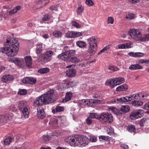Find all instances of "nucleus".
<instances>
[{
	"instance_id": "40",
	"label": "nucleus",
	"mask_w": 149,
	"mask_h": 149,
	"mask_svg": "<svg viewBox=\"0 0 149 149\" xmlns=\"http://www.w3.org/2000/svg\"><path fill=\"white\" fill-rule=\"evenodd\" d=\"M69 61L74 63H77L79 61V59L76 57L71 56Z\"/></svg>"
},
{
	"instance_id": "46",
	"label": "nucleus",
	"mask_w": 149,
	"mask_h": 149,
	"mask_svg": "<svg viewBox=\"0 0 149 149\" xmlns=\"http://www.w3.org/2000/svg\"><path fill=\"white\" fill-rule=\"evenodd\" d=\"M18 93L20 95H24L26 94L27 91L25 89H21L19 90Z\"/></svg>"
},
{
	"instance_id": "25",
	"label": "nucleus",
	"mask_w": 149,
	"mask_h": 149,
	"mask_svg": "<svg viewBox=\"0 0 149 149\" xmlns=\"http://www.w3.org/2000/svg\"><path fill=\"white\" fill-rule=\"evenodd\" d=\"M64 110V108L63 107L60 106H57L54 109H52V111L53 113H56L60 112L63 111Z\"/></svg>"
},
{
	"instance_id": "32",
	"label": "nucleus",
	"mask_w": 149,
	"mask_h": 149,
	"mask_svg": "<svg viewBox=\"0 0 149 149\" xmlns=\"http://www.w3.org/2000/svg\"><path fill=\"white\" fill-rule=\"evenodd\" d=\"M53 36L56 38L61 37L62 35V33L59 31H54L53 32Z\"/></svg>"
},
{
	"instance_id": "47",
	"label": "nucleus",
	"mask_w": 149,
	"mask_h": 149,
	"mask_svg": "<svg viewBox=\"0 0 149 149\" xmlns=\"http://www.w3.org/2000/svg\"><path fill=\"white\" fill-rule=\"evenodd\" d=\"M108 69L113 71H117L119 69L116 66H109L108 67Z\"/></svg>"
},
{
	"instance_id": "5",
	"label": "nucleus",
	"mask_w": 149,
	"mask_h": 149,
	"mask_svg": "<svg viewBox=\"0 0 149 149\" xmlns=\"http://www.w3.org/2000/svg\"><path fill=\"white\" fill-rule=\"evenodd\" d=\"M99 120L102 123L106 124L112 123L113 118L111 115L103 113L99 116Z\"/></svg>"
},
{
	"instance_id": "54",
	"label": "nucleus",
	"mask_w": 149,
	"mask_h": 149,
	"mask_svg": "<svg viewBox=\"0 0 149 149\" xmlns=\"http://www.w3.org/2000/svg\"><path fill=\"white\" fill-rule=\"evenodd\" d=\"M50 18V16L49 15H45L42 18V20L43 21H47L49 20Z\"/></svg>"
},
{
	"instance_id": "42",
	"label": "nucleus",
	"mask_w": 149,
	"mask_h": 149,
	"mask_svg": "<svg viewBox=\"0 0 149 149\" xmlns=\"http://www.w3.org/2000/svg\"><path fill=\"white\" fill-rule=\"evenodd\" d=\"M149 40V33L146 35L144 36H141V41H146Z\"/></svg>"
},
{
	"instance_id": "52",
	"label": "nucleus",
	"mask_w": 149,
	"mask_h": 149,
	"mask_svg": "<svg viewBox=\"0 0 149 149\" xmlns=\"http://www.w3.org/2000/svg\"><path fill=\"white\" fill-rule=\"evenodd\" d=\"M89 139L90 141L92 142H95L97 140L96 137L94 135H90Z\"/></svg>"
},
{
	"instance_id": "61",
	"label": "nucleus",
	"mask_w": 149,
	"mask_h": 149,
	"mask_svg": "<svg viewBox=\"0 0 149 149\" xmlns=\"http://www.w3.org/2000/svg\"><path fill=\"white\" fill-rule=\"evenodd\" d=\"M86 123L88 125H90L92 123L91 118L89 117L86 120Z\"/></svg>"
},
{
	"instance_id": "58",
	"label": "nucleus",
	"mask_w": 149,
	"mask_h": 149,
	"mask_svg": "<svg viewBox=\"0 0 149 149\" xmlns=\"http://www.w3.org/2000/svg\"><path fill=\"white\" fill-rule=\"evenodd\" d=\"M50 9L52 10H58L57 6L56 5H52L50 7Z\"/></svg>"
},
{
	"instance_id": "19",
	"label": "nucleus",
	"mask_w": 149,
	"mask_h": 149,
	"mask_svg": "<svg viewBox=\"0 0 149 149\" xmlns=\"http://www.w3.org/2000/svg\"><path fill=\"white\" fill-rule=\"evenodd\" d=\"M128 86L126 84H124L118 87L116 89L117 91H124L128 89Z\"/></svg>"
},
{
	"instance_id": "37",
	"label": "nucleus",
	"mask_w": 149,
	"mask_h": 149,
	"mask_svg": "<svg viewBox=\"0 0 149 149\" xmlns=\"http://www.w3.org/2000/svg\"><path fill=\"white\" fill-rule=\"evenodd\" d=\"M65 36L67 38H73V31L68 32L65 33Z\"/></svg>"
},
{
	"instance_id": "36",
	"label": "nucleus",
	"mask_w": 149,
	"mask_h": 149,
	"mask_svg": "<svg viewBox=\"0 0 149 149\" xmlns=\"http://www.w3.org/2000/svg\"><path fill=\"white\" fill-rule=\"evenodd\" d=\"M12 140V138L9 137L6 138L4 140V144L6 145H8Z\"/></svg>"
},
{
	"instance_id": "12",
	"label": "nucleus",
	"mask_w": 149,
	"mask_h": 149,
	"mask_svg": "<svg viewBox=\"0 0 149 149\" xmlns=\"http://www.w3.org/2000/svg\"><path fill=\"white\" fill-rule=\"evenodd\" d=\"M13 61V63L18 67L23 68L26 67L24 60L22 58H15Z\"/></svg>"
},
{
	"instance_id": "27",
	"label": "nucleus",
	"mask_w": 149,
	"mask_h": 149,
	"mask_svg": "<svg viewBox=\"0 0 149 149\" xmlns=\"http://www.w3.org/2000/svg\"><path fill=\"white\" fill-rule=\"evenodd\" d=\"M128 54L130 56L134 57H141L143 56L144 54L142 53H134L133 52H130Z\"/></svg>"
},
{
	"instance_id": "6",
	"label": "nucleus",
	"mask_w": 149,
	"mask_h": 149,
	"mask_svg": "<svg viewBox=\"0 0 149 149\" xmlns=\"http://www.w3.org/2000/svg\"><path fill=\"white\" fill-rule=\"evenodd\" d=\"M128 33L129 35L133 38L136 40L141 41L142 35L140 30L132 29L130 30Z\"/></svg>"
},
{
	"instance_id": "1",
	"label": "nucleus",
	"mask_w": 149,
	"mask_h": 149,
	"mask_svg": "<svg viewBox=\"0 0 149 149\" xmlns=\"http://www.w3.org/2000/svg\"><path fill=\"white\" fill-rule=\"evenodd\" d=\"M13 35H8L7 38L5 47L3 49L2 52L9 56L13 57L17 54L19 50V43Z\"/></svg>"
},
{
	"instance_id": "21",
	"label": "nucleus",
	"mask_w": 149,
	"mask_h": 149,
	"mask_svg": "<svg viewBox=\"0 0 149 149\" xmlns=\"http://www.w3.org/2000/svg\"><path fill=\"white\" fill-rule=\"evenodd\" d=\"M90 101L91 100L83 99L80 100L79 103L84 105L92 107V104H91Z\"/></svg>"
},
{
	"instance_id": "51",
	"label": "nucleus",
	"mask_w": 149,
	"mask_h": 149,
	"mask_svg": "<svg viewBox=\"0 0 149 149\" xmlns=\"http://www.w3.org/2000/svg\"><path fill=\"white\" fill-rule=\"evenodd\" d=\"M114 21L113 18L112 17H109L107 19L108 24H113Z\"/></svg>"
},
{
	"instance_id": "60",
	"label": "nucleus",
	"mask_w": 149,
	"mask_h": 149,
	"mask_svg": "<svg viewBox=\"0 0 149 149\" xmlns=\"http://www.w3.org/2000/svg\"><path fill=\"white\" fill-rule=\"evenodd\" d=\"M63 87L66 89L71 87V86H70V82H67L66 84H64Z\"/></svg>"
},
{
	"instance_id": "31",
	"label": "nucleus",
	"mask_w": 149,
	"mask_h": 149,
	"mask_svg": "<svg viewBox=\"0 0 149 149\" xmlns=\"http://www.w3.org/2000/svg\"><path fill=\"white\" fill-rule=\"evenodd\" d=\"M42 50V45L41 44H38L36 45V52L37 54H40Z\"/></svg>"
},
{
	"instance_id": "43",
	"label": "nucleus",
	"mask_w": 149,
	"mask_h": 149,
	"mask_svg": "<svg viewBox=\"0 0 149 149\" xmlns=\"http://www.w3.org/2000/svg\"><path fill=\"white\" fill-rule=\"evenodd\" d=\"M42 143L48 141L50 140V138L48 135H45L43 136L42 138Z\"/></svg>"
},
{
	"instance_id": "22",
	"label": "nucleus",
	"mask_w": 149,
	"mask_h": 149,
	"mask_svg": "<svg viewBox=\"0 0 149 149\" xmlns=\"http://www.w3.org/2000/svg\"><path fill=\"white\" fill-rule=\"evenodd\" d=\"M13 77L10 75H6L4 76L1 79V80L3 82H6L8 81L13 79Z\"/></svg>"
},
{
	"instance_id": "59",
	"label": "nucleus",
	"mask_w": 149,
	"mask_h": 149,
	"mask_svg": "<svg viewBox=\"0 0 149 149\" xmlns=\"http://www.w3.org/2000/svg\"><path fill=\"white\" fill-rule=\"evenodd\" d=\"M5 116H0V123H3L5 121Z\"/></svg>"
},
{
	"instance_id": "15",
	"label": "nucleus",
	"mask_w": 149,
	"mask_h": 149,
	"mask_svg": "<svg viewBox=\"0 0 149 149\" xmlns=\"http://www.w3.org/2000/svg\"><path fill=\"white\" fill-rule=\"evenodd\" d=\"M127 96L122 97L119 98L115 99L113 100H111V103H119L120 102L123 103L124 102H128Z\"/></svg>"
},
{
	"instance_id": "62",
	"label": "nucleus",
	"mask_w": 149,
	"mask_h": 149,
	"mask_svg": "<svg viewBox=\"0 0 149 149\" xmlns=\"http://www.w3.org/2000/svg\"><path fill=\"white\" fill-rule=\"evenodd\" d=\"M118 47L119 49H125V43L119 45L118 46Z\"/></svg>"
},
{
	"instance_id": "45",
	"label": "nucleus",
	"mask_w": 149,
	"mask_h": 149,
	"mask_svg": "<svg viewBox=\"0 0 149 149\" xmlns=\"http://www.w3.org/2000/svg\"><path fill=\"white\" fill-rule=\"evenodd\" d=\"M134 15L132 13H128L126 16V18L129 20H131L134 19Z\"/></svg>"
},
{
	"instance_id": "8",
	"label": "nucleus",
	"mask_w": 149,
	"mask_h": 149,
	"mask_svg": "<svg viewBox=\"0 0 149 149\" xmlns=\"http://www.w3.org/2000/svg\"><path fill=\"white\" fill-rule=\"evenodd\" d=\"M79 135H75L68 137V140L70 145L73 146H79L80 141Z\"/></svg>"
},
{
	"instance_id": "28",
	"label": "nucleus",
	"mask_w": 149,
	"mask_h": 149,
	"mask_svg": "<svg viewBox=\"0 0 149 149\" xmlns=\"http://www.w3.org/2000/svg\"><path fill=\"white\" fill-rule=\"evenodd\" d=\"M76 44L78 47L81 48H83L86 46V43L83 41H78L76 42Z\"/></svg>"
},
{
	"instance_id": "7",
	"label": "nucleus",
	"mask_w": 149,
	"mask_h": 149,
	"mask_svg": "<svg viewBox=\"0 0 149 149\" xmlns=\"http://www.w3.org/2000/svg\"><path fill=\"white\" fill-rule=\"evenodd\" d=\"M54 53L52 51H47L45 54L39 57V58L44 63H45L50 61L51 59V57L53 55Z\"/></svg>"
},
{
	"instance_id": "49",
	"label": "nucleus",
	"mask_w": 149,
	"mask_h": 149,
	"mask_svg": "<svg viewBox=\"0 0 149 149\" xmlns=\"http://www.w3.org/2000/svg\"><path fill=\"white\" fill-rule=\"evenodd\" d=\"M72 24L73 26L77 28H79L81 27V25L75 21H72Z\"/></svg>"
},
{
	"instance_id": "39",
	"label": "nucleus",
	"mask_w": 149,
	"mask_h": 149,
	"mask_svg": "<svg viewBox=\"0 0 149 149\" xmlns=\"http://www.w3.org/2000/svg\"><path fill=\"white\" fill-rule=\"evenodd\" d=\"M127 129L128 131L131 132H134L135 131V126L133 125H129L127 127Z\"/></svg>"
},
{
	"instance_id": "10",
	"label": "nucleus",
	"mask_w": 149,
	"mask_h": 149,
	"mask_svg": "<svg viewBox=\"0 0 149 149\" xmlns=\"http://www.w3.org/2000/svg\"><path fill=\"white\" fill-rule=\"evenodd\" d=\"M143 111L142 110H134L131 112L130 117L132 120H135L141 117L143 115Z\"/></svg>"
},
{
	"instance_id": "9",
	"label": "nucleus",
	"mask_w": 149,
	"mask_h": 149,
	"mask_svg": "<svg viewBox=\"0 0 149 149\" xmlns=\"http://www.w3.org/2000/svg\"><path fill=\"white\" fill-rule=\"evenodd\" d=\"M130 107L128 105L122 106L120 108V109H117L115 108L113 111L115 114L117 115L122 114V112L125 113L128 112L130 110Z\"/></svg>"
},
{
	"instance_id": "48",
	"label": "nucleus",
	"mask_w": 149,
	"mask_h": 149,
	"mask_svg": "<svg viewBox=\"0 0 149 149\" xmlns=\"http://www.w3.org/2000/svg\"><path fill=\"white\" fill-rule=\"evenodd\" d=\"M73 38H75L77 37H79L81 36L82 34V33L78 32H75L73 31Z\"/></svg>"
},
{
	"instance_id": "11",
	"label": "nucleus",
	"mask_w": 149,
	"mask_h": 149,
	"mask_svg": "<svg viewBox=\"0 0 149 149\" xmlns=\"http://www.w3.org/2000/svg\"><path fill=\"white\" fill-rule=\"evenodd\" d=\"M87 40L88 45L97 47V43L100 41V39L96 37L92 36L88 39Z\"/></svg>"
},
{
	"instance_id": "44",
	"label": "nucleus",
	"mask_w": 149,
	"mask_h": 149,
	"mask_svg": "<svg viewBox=\"0 0 149 149\" xmlns=\"http://www.w3.org/2000/svg\"><path fill=\"white\" fill-rule=\"evenodd\" d=\"M89 117L91 118H95L99 119V116L97 115L96 113H92L90 114Z\"/></svg>"
},
{
	"instance_id": "63",
	"label": "nucleus",
	"mask_w": 149,
	"mask_h": 149,
	"mask_svg": "<svg viewBox=\"0 0 149 149\" xmlns=\"http://www.w3.org/2000/svg\"><path fill=\"white\" fill-rule=\"evenodd\" d=\"M131 3L134 4L140 1L139 0H128Z\"/></svg>"
},
{
	"instance_id": "50",
	"label": "nucleus",
	"mask_w": 149,
	"mask_h": 149,
	"mask_svg": "<svg viewBox=\"0 0 149 149\" xmlns=\"http://www.w3.org/2000/svg\"><path fill=\"white\" fill-rule=\"evenodd\" d=\"M36 82V79L35 78L32 77H29V84H35Z\"/></svg>"
},
{
	"instance_id": "38",
	"label": "nucleus",
	"mask_w": 149,
	"mask_h": 149,
	"mask_svg": "<svg viewBox=\"0 0 149 149\" xmlns=\"http://www.w3.org/2000/svg\"><path fill=\"white\" fill-rule=\"evenodd\" d=\"M84 9V8L82 6H80L77 8V10L76 11L78 15L81 14L82 12Z\"/></svg>"
},
{
	"instance_id": "41",
	"label": "nucleus",
	"mask_w": 149,
	"mask_h": 149,
	"mask_svg": "<svg viewBox=\"0 0 149 149\" xmlns=\"http://www.w3.org/2000/svg\"><path fill=\"white\" fill-rule=\"evenodd\" d=\"M110 48V45H108L106 46L105 47H104L102 49L99 53H98L97 54L98 55H100L101 54L104 52L106 51L107 50H108Z\"/></svg>"
},
{
	"instance_id": "34",
	"label": "nucleus",
	"mask_w": 149,
	"mask_h": 149,
	"mask_svg": "<svg viewBox=\"0 0 149 149\" xmlns=\"http://www.w3.org/2000/svg\"><path fill=\"white\" fill-rule=\"evenodd\" d=\"M49 71V69L47 68H41L38 70L39 73L41 74H44L48 72Z\"/></svg>"
},
{
	"instance_id": "18",
	"label": "nucleus",
	"mask_w": 149,
	"mask_h": 149,
	"mask_svg": "<svg viewBox=\"0 0 149 149\" xmlns=\"http://www.w3.org/2000/svg\"><path fill=\"white\" fill-rule=\"evenodd\" d=\"M66 74L68 77H74L76 74V70L73 69H68L66 71Z\"/></svg>"
},
{
	"instance_id": "14",
	"label": "nucleus",
	"mask_w": 149,
	"mask_h": 149,
	"mask_svg": "<svg viewBox=\"0 0 149 149\" xmlns=\"http://www.w3.org/2000/svg\"><path fill=\"white\" fill-rule=\"evenodd\" d=\"M37 116L39 119H43L46 116V114L44 109L42 107H39L37 109Z\"/></svg>"
},
{
	"instance_id": "33",
	"label": "nucleus",
	"mask_w": 149,
	"mask_h": 149,
	"mask_svg": "<svg viewBox=\"0 0 149 149\" xmlns=\"http://www.w3.org/2000/svg\"><path fill=\"white\" fill-rule=\"evenodd\" d=\"M143 102L141 100H134L132 102V104L134 106H141L143 104Z\"/></svg>"
},
{
	"instance_id": "57",
	"label": "nucleus",
	"mask_w": 149,
	"mask_h": 149,
	"mask_svg": "<svg viewBox=\"0 0 149 149\" xmlns=\"http://www.w3.org/2000/svg\"><path fill=\"white\" fill-rule=\"evenodd\" d=\"M131 97L132 98V99L133 100L134 99H137L139 97H141V96L140 95H136L134 94L133 95H130Z\"/></svg>"
},
{
	"instance_id": "16",
	"label": "nucleus",
	"mask_w": 149,
	"mask_h": 149,
	"mask_svg": "<svg viewBox=\"0 0 149 149\" xmlns=\"http://www.w3.org/2000/svg\"><path fill=\"white\" fill-rule=\"evenodd\" d=\"M96 46L88 45L87 50L88 52L91 55H93L97 51Z\"/></svg>"
},
{
	"instance_id": "55",
	"label": "nucleus",
	"mask_w": 149,
	"mask_h": 149,
	"mask_svg": "<svg viewBox=\"0 0 149 149\" xmlns=\"http://www.w3.org/2000/svg\"><path fill=\"white\" fill-rule=\"evenodd\" d=\"M86 3L89 6H93L94 4V3L92 0H86Z\"/></svg>"
},
{
	"instance_id": "56",
	"label": "nucleus",
	"mask_w": 149,
	"mask_h": 149,
	"mask_svg": "<svg viewBox=\"0 0 149 149\" xmlns=\"http://www.w3.org/2000/svg\"><path fill=\"white\" fill-rule=\"evenodd\" d=\"M12 114H7L4 116L5 119H7L8 120H10L12 118Z\"/></svg>"
},
{
	"instance_id": "2",
	"label": "nucleus",
	"mask_w": 149,
	"mask_h": 149,
	"mask_svg": "<svg viewBox=\"0 0 149 149\" xmlns=\"http://www.w3.org/2000/svg\"><path fill=\"white\" fill-rule=\"evenodd\" d=\"M53 94V91L50 90L37 97L34 101V105L36 106L40 107L53 102L54 101Z\"/></svg>"
},
{
	"instance_id": "13",
	"label": "nucleus",
	"mask_w": 149,
	"mask_h": 149,
	"mask_svg": "<svg viewBox=\"0 0 149 149\" xmlns=\"http://www.w3.org/2000/svg\"><path fill=\"white\" fill-rule=\"evenodd\" d=\"M79 147L85 146L88 144V139L85 136H79Z\"/></svg>"
},
{
	"instance_id": "35",
	"label": "nucleus",
	"mask_w": 149,
	"mask_h": 149,
	"mask_svg": "<svg viewBox=\"0 0 149 149\" xmlns=\"http://www.w3.org/2000/svg\"><path fill=\"white\" fill-rule=\"evenodd\" d=\"M91 104H92V107L96 105L101 102L99 100H91Z\"/></svg>"
},
{
	"instance_id": "23",
	"label": "nucleus",
	"mask_w": 149,
	"mask_h": 149,
	"mask_svg": "<svg viewBox=\"0 0 149 149\" xmlns=\"http://www.w3.org/2000/svg\"><path fill=\"white\" fill-rule=\"evenodd\" d=\"M72 96V93L71 92H67L66 95V96L63 101V102H66L70 100Z\"/></svg>"
},
{
	"instance_id": "26",
	"label": "nucleus",
	"mask_w": 149,
	"mask_h": 149,
	"mask_svg": "<svg viewBox=\"0 0 149 149\" xmlns=\"http://www.w3.org/2000/svg\"><path fill=\"white\" fill-rule=\"evenodd\" d=\"M142 68V67L139 64L132 65L129 67V69L131 70L140 69Z\"/></svg>"
},
{
	"instance_id": "30",
	"label": "nucleus",
	"mask_w": 149,
	"mask_h": 149,
	"mask_svg": "<svg viewBox=\"0 0 149 149\" xmlns=\"http://www.w3.org/2000/svg\"><path fill=\"white\" fill-rule=\"evenodd\" d=\"M149 121L148 118H144L141 119L140 121L139 124L141 127H143L146 123Z\"/></svg>"
},
{
	"instance_id": "4",
	"label": "nucleus",
	"mask_w": 149,
	"mask_h": 149,
	"mask_svg": "<svg viewBox=\"0 0 149 149\" xmlns=\"http://www.w3.org/2000/svg\"><path fill=\"white\" fill-rule=\"evenodd\" d=\"M75 54L74 50H70L65 52L58 55L57 57L65 61H69L71 56H73Z\"/></svg>"
},
{
	"instance_id": "24",
	"label": "nucleus",
	"mask_w": 149,
	"mask_h": 149,
	"mask_svg": "<svg viewBox=\"0 0 149 149\" xmlns=\"http://www.w3.org/2000/svg\"><path fill=\"white\" fill-rule=\"evenodd\" d=\"M114 79L115 82V83H116V86L124 83L125 81L124 78L122 77L116 78H114Z\"/></svg>"
},
{
	"instance_id": "17",
	"label": "nucleus",
	"mask_w": 149,
	"mask_h": 149,
	"mask_svg": "<svg viewBox=\"0 0 149 149\" xmlns=\"http://www.w3.org/2000/svg\"><path fill=\"white\" fill-rule=\"evenodd\" d=\"M114 79H110L107 80L105 83V84L106 85L110 86L111 88H114L116 86V83H115Z\"/></svg>"
},
{
	"instance_id": "3",
	"label": "nucleus",
	"mask_w": 149,
	"mask_h": 149,
	"mask_svg": "<svg viewBox=\"0 0 149 149\" xmlns=\"http://www.w3.org/2000/svg\"><path fill=\"white\" fill-rule=\"evenodd\" d=\"M18 106L24 118H28L29 116L30 108L27 103L24 101H19Z\"/></svg>"
},
{
	"instance_id": "20",
	"label": "nucleus",
	"mask_w": 149,
	"mask_h": 149,
	"mask_svg": "<svg viewBox=\"0 0 149 149\" xmlns=\"http://www.w3.org/2000/svg\"><path fill=\"white\" fill-rule=\"evenodd\" d=\"M26 67H30L32 64V58L31 57L29 56H26L24 58Z\"/></svg>"
},
{
	"instance_id": "29",
	"label": "nucleus",
	"mask_w": 149,
	"mask_h": 149,
	"mask_svg": "<svg viewBox=\"0 0 149 149\" xmlns=\"http://www.w3.org/2000/svg\"><path fill=\"white\" fill-rule=\"evenodd\" d=\"M21 6H18L15 7L13 9L11 10L9 12V15H12L13 14L16 13L17 11L21 9Z\"/></svg>"
},
{
	"instance_id": "53",
	"label": "nucleus",
	"mask_w": 149,
	"mask_h": 149,
	"mask_svg": "<svg viewBox=\"0 0 149 149\" xmlns=\"http://www.w3.org/2000/svg\"><path fill=\"white\" fill-rule=\"evenodd\" d=\"M22 81L24 83L29 84V77L24 78L22 79Z\"/></svg>"
},
{
	"instance_id": "64",
	"label": "nucleus",
	"mask_w": 149,
	"mask_h": 149,
	"mask_svg": "<svg viewBox=\"0 0 149 149\" xmlns=\"http://www.w3.org/2000/svg\"><path fill=\"white\" fill-rule=\"evenodd\" d=\"M144 108L146 110H148V112H149V102L145 104Z\"/></svg>"
}]
</instances>
